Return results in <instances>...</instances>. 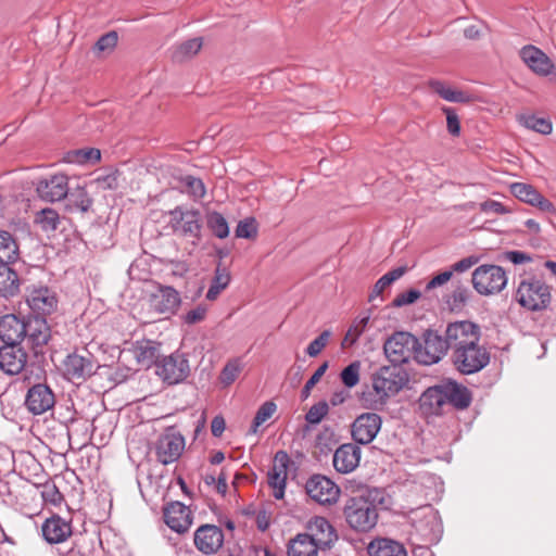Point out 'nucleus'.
I'll return each instance as SVG.
<instances>
[{"label": "nucleus", "instance_id": "f257e3e1", "mask_svg": "<svg viewBox=\"0 0 556 556\" xmlns=\"http://www.w3.org/2000/svg\"><path fill=\"white\" fill-rule=\"evenodd\" d=\"M383 504V494L378 489L349 500L344 507L346 522L356 531L371 530L378 521V505Z\"/></svg>", "mask_w": 556, "mask_h": 556}, {"label": "nucleus", "instance_id": "f03ea898", "mask_svg": "<svg viewBox=\"0 0 556 556\" xmlns=\"http://www.w3.org/2000/svg\"><path fill=\"white\" fill-rule=\"evenodd\" d=\"M552 288L535 276L521 278L516 293V302L531 312H541L549 307L552 302Z\"/></svg>", "mask_w": 556, "mask_h": 556}, {"label": "nucleus", "instance_id": "7ed1b4c3", "mask_svg": "<svg viewBox=\"0 0 556 556\" xmlns=\"http://www.w3.org/2000/svg\"><path fill=\"white\" fill-rule=\"evenodd\" d=\"M408 372L396 365L381 366L371 375L374 394L381 404L396 395L408 383Z\"/></svg>", "mask_w": 556, "mask_h": 556}, {"label": "nucleus", "instance_id": "20e7f679", "mask_svg": "<svg viewBox=\"0 0 556 556\" xmlns=\"http://www.w3.org/2000/svg\"><path fill=\"white\" fill-rule=\"evenodd\" d=\"M452 407V378L442 383L426 389L419 399V409L422 415L441 416Z\"/></svg>", "mask_w": 556, "mask_h": 556}, {"label": "nucleus", "instance_id": "39448f33", "mask_svg": "<svg viewBox=\"0 0 556 556\" xmlns=\"http://www.w3.org/2000/svg\"><path fill=\"white\" fill-rule=\"evenodd\" d=\"M418 348V338L407 331L392 333L383 344V352L391 364L401 366L410 358L415 359V350Z\"/></svg>", "mask_w": 556, "mask_h": 556}, {"label": "nucleus", "instance_id": "423d86ee", "mask_svg": "<svg viewBox=\"0 0 556 556\" xmlns=\"http://www.w3.org/2000/svg\"><path fill=\"white\" fill-rule=\"evenodd\" d=\"M505 270L497 265H481L472 273V285L482 295L500 293L507 285Z\"/></svg>", "mask_w": 556, "mask_h": 556}, {"label": "nucleus", "instance_id": "0eeeda50", "mask_svg": "<svg viewBox=\"0 0 556 556\" xmlns=\"http://www.w3.org/2000/svg\"><path fill=\"white\" fill-rule=\"evenodd\" d=\"M169 226L176 235L190 238L193 245L199 243L202 225L198 211L177 206L169 211Z\"/></svg>", "mask_w": 556, "mask_h": 556}, {"label": "nucleus", "instance_id": "6e6552de", "mask_svg": "<svg viewBox=\"0 0 556 556\" xmlns=\"http://www.w3.org/2000/svg\"><path fill=\"white\" fill-rule=\"evenodd\" d=\"M448 343L437 331L427 330L424 333V342L418 340L415 350V361L420 365L430 366L437 364L445 355Z\"/></svg>", "mask_w": 556, "mask_h": 556}, {"label": "nucleus", "instance_id": "1a4fd4ad", "mask_svg": "<svg viewBox=\"0 0 556 556\" xmlns=\"http://www.w3.org/2000/svg\"><path fill=\"white\" fill-rule=\"evenodd\" d=\"M156 375L168 384L182 382L190 374L189 361L185 354L173 353L155 363Z\"/></svg>", "mask_w": 556, "mask_h": 556}, {"label": "nucleus", "instance_id": "9d476101", "mask_svg": "<svg viewBox=\"0 0 556 556\" xmlns=\"http://www.w3.org/2000/svg\"><path fill=\"white\" fill-rule=\"evenodd\" d=\"M458 369L462 374H473L484 368L490 362V355L485 349L478 343L458 345L454 348Z\"/></svg>", "mask_w": 556, "mask_h": 556}, {"label": "nucleus", "instance_id": "9b49d317", "mask_svg": "<svg viewBox=\"0 0 556 556\" xmlns=\"http://www.w3.org/2000/svg\"><path fill=\"white\" fill-rule=\"evenodd\" d=\"M148 302L150 309L155 314L172 316L178 311L181 298L175 288L157 285L155 290L149 294Z\"/></svg>", "mask_w": 556, "mask_h": 556}, {"label": "nucleus", "instance_id": "f8f14e48", "mask_svg": "<svg viewBox=\"0 0 556 556\" xmlns=\"http://www.w3.org/2000/svg\"><path fill=\"white\" fill-rule=\"evenodd\" d=\"M64 376L67 380L81 383L91 377L97 369L94 357L90 353H72L63 363Z\"/></svg>", "mask_w": 556, "mask_h": 556}, {"label": "nucleus", "instance_id": "ddd939ff", "mask_svg": "<svg viewBox=\"0 0 556 556\" xmlns=\"http://www.w3.org/2000/svg\"><path fill=\"white\" fill-rule=\"evenodd\" d=\"M307 495L320 505H332L338 502L340 488L326 476L314 475L306 484Z\"/></svg>", "mask_w": 556, "mask_h": 556}, {"label": "nucleus", "instance_id": "4468645a", "mask_svg": "<svg viewBox=\"0 0 556 556\" xmlns=\"http://www.w3.org/2000/svg\"><path fill=\"white\" fill-rule=\"evenodd\" d=\"M26 303L35 316L43 317L56 309L58 298L50 288L33 285L26 289Z\"/></svg>", "mask_w": 556, "mask_h": 556}, {"label": "nucleus", "instance_id": "2eb2a0df", "mask_svg": "<svg viewBox=\"0 0 556 556\" xmlns=\"http://www.w3.org/2000/svg\"><path fill=\"white\" fill-rule=\"evenodd\" d=\"M25 340L27 346L33 349L35 355L42 353V349L51 338V330L45 317L29 316L25 323Z\"/></svg>", "mask_w": 556, "mask_h": 556}, {"label": "nucleus", "instance_id": "dca6fc26", "mask_svg": "<svg viewBox=\"0 0 556 556\" xmlns=\"http://www.w3.org/2000/svg\"><path fill=\"white\" fill-rule=\"evenodd\" d=\"M68 178L64 174H54L39 179L36 185L38 197L46 202H58L68 194Z\"/></svg>", "mask_w": 556, "mask_h": 556}, {"label": "nucleus", "instance_id": "f3484780", "mask_svg": "<svg viewBox=\"0 0 556 556\" xmlns=\"http://www.w3.org/2000/svg\"><path fill=\"white\" fill-rule=\"evenodd\" d=\"M381 428V418L375 413L359 415L351 426L352 438L359 444H369L374 441Z\"/></svg>", "mask_w": 556, "mask_h": 556}, {"label": "nucleus", "instance_id": "a211bd4d", "mask_svg": "<svg viewBox=\"0 0 556 556\" xmlns=\"http://www.w3.org/2000/svg\"><path fill=\"white\" fill-rule=\"evenodd\" d=\"M185 448V439L178 432H167L156 442V458L164 465L176 462Z\"/></svg>", "mask_w": 556, "mask_h": 556}, {"label": "nucleus", "instance_id": "6ab92c4d", "mask_svg": "<svg viewBox=\"0 0 556 556\" xmlns=\"http://www.w3.org/2000/svg\"><path fill=\"white\" fill-rule=\"evenodd\" d=\"M165 523L175 532L181 534L187 532L192 525V513L181 502H170L163 507Z\"/></svg>", "mask_w": 556, "mask_h": 556}, {"label": "nucleus", "instance_id": "aec40b11", "mask_svg": "<svg viewBox=\"0 0 556 556\" xmlns=\"http://www.w3.org/2000/svg\"><path fill=\"white\" fill-rule=\"evenodd\" d=\"M55 396L51 388L45 383H37L29 388L25 406L34 415H41L53 408Z\"/></svg>", "mask_w": 556, "mask_h": 556}, {"label": "nucleus", "instance_id": "412c9836", "mask_svg": "<svg viewBox=\"0 0 556 556\" xmlns=\"http://www.w3.org/2000/svg\"><path fill=\"white\" fill-rule=\"evenodd\" d=\"M289 462L288 454L285 451H278L268 471V485L273 489V496L276 500H281L285 495Z\"/></svg>", "mask_w": 556, "mask_h": 556}, {"label": "nucleus", "instance_id": "4be33fe9", "mask_svg": "<svg viewBox=\"0 0 556 556\" xmlns=\"http://www.w3.org/2000/svg\"><path fill=\"white\" fill-rule=\"evenodd\" d=\"M193 541L201 553L213 555L223 546L224 532L217 526L202 525L195 530Z\"/></svg>", "mask_w": 556, "mask_h": 556}, {"label": "nucleus", "instance_id": "5701e85b", "mask_svg": "<svg viewBox=\"0 0 556 556\" xmlns=\"http://www.w3.org/2000/svg\"><path fill=\"white\" fill-rule=\"evenodd\" d=\"M27 364V353L20 344L0 348V368L8 375L20 374Z\"/></svg>", "mask_w": 556, "mask_h": 556}, {"label": "nucleus", "instance_id": "b1692460", "mask_svg": "<svg viewBox=\"0 0 556 556\" xmlns=\"http://www.w3.org/2000/svg\"><path fill=\"white\" fill-rule=\"evenodd\" d=\"M361 448L353 443L340 445L332 458L334 469L340 473H350L354 471L361 462Z\"/></svg>", "mask_w": 556, "mask_h": 556}, {"label": "nucleus", "instance_id": "393cba45", "mask_svg": "<svg viewBox=\"0 0 556 556\" xmlns=\"http://www.w3.org/2000/svg\"><path fill=\"white\" fill-rule=\"evenodd\" d=\"M520 58L535 74L547 76L554 67L551 59L534 46H527L520 50Z\"/></svg>", "mask_w": 556, "mask_h": 556}, {"label": "nucleus", "instance_id": "a878e982", "mask_svg": "<svg viewBox=\"0 0 556 556\" xmlns=\"http://www.w3.org/2000/svg\"><path fill=\"white\" fill-rule=\"evenodd\" d=\"M42 535L51 544L62 543L72 534V525L62 517L54 515L42 523Z\"/></svg>", "mask_w": 556, "mask_h": 556}, {"label": "nucleus", "instance_id": "bb28decb", "mask_svg": "<svg viewBox=\"0 0 556 556\" xmlns=\"http://www.w3.org/2000/svg\"><path fill=\"white\" fill-rule=\"evenodd\" d=\"M308 533H305L319 545L320 548L328 547L336 539L333 527L325 517H314L307 523Z\"/></svg>", "mask_w": 556, "mask_h": 556}, {"label": "nucleus", "instance_id": "cd10ccee", "mask_svg": "<svg viewBox=\"0 0 556 556\" xmlns=\"http://www.w3.org/2000/svg\"><path fill=\"white\" fill-rule=\"evenodd\" d=\"M25 323L15 315H5L0 319V338L5 344H21L25 340Z\"/></svg>", "mask_w": 556, "mask_h": 556}, {"label": "nucleus", "instance_id": "c85d7f7f", "mask_svg": "<svg viewBox=\"0 0 556 556\" xmlns=\"http://www.w3.org/2000/svg\"><path fill=\"white\" fill-rule=\"evenodd\" d=\"M480 340V327L469 320L454 321V348L470 345Z\"/></svg>", "mask_w": 556, "mask_h": 556}, {"label": "nucleus", "instance_id": "c756f323", "mask_svg": "<svg viewBox=\"0 0 556 556\" xmlns=\"http://www.w3.org/2000/svg\"><path fill=\"white\" fill-rule=\"evenodd\" d=\"M367 552L370 556H407L403 544L387 538L371 541L367 546Z\"/></svg>", "mask_w": 556, "mask_h": 556}, {"label": "nucleus", "instance_id": "7c9ffc66", "mask_svg": "<svg viewBox=\"0 0 556 556\" xmlns=\"http://www.w3.org/2000/svg\"><path fill=\"white\" fill-rule=\"evenodd\" d=\"M319 545L305 533L298 534L288 544V556H317Z\"/></svg>", "mask_w": 556, "mask_h": 556}, {"label": "nucleus", "instance_id": "2f4dec72", "mask_svg": "<svg viewBox=\"0 0 556 556\" xmlns=\"http://www.w3.org/2000/svg\"><path fill=\"white\" fill-rule=\"evenodd\" d=\"M20 291V279L9 264L0 263V296L12 298Z\"/></svg>", "mask_w": 556, "mask_h": 556}, {"label": "nucleus", "instance_id": "473e14b6", "mask_svg": "<svg viewBox=\"0 0 556 556\" xmlns=\"http://www.w3.org/2000/svg\"><path fill=\"white\" fill-rule=\"evenodd\" d=\"M203 45L202 38L197 37L178 45L170 49V56L175 62H185L199 53Z\"/></svg>", "mask_w": 556, "mask_h": 556}, {"label": "nucleus", "instance_id": "72a5a7b5", "mask_svg": "<svg viewBox=\"0 0 556 556\" xmlns=\"http://www.w3.org/2000/svg\"><path fill=\"white\" fill-rule=\"evenodd\" d=\"M18 257V245L13 236L5 230H0V263L10 264Z\"/></svg>", "mask_w": 556, "mask_h": 556}, {"label": "nucleus", "instance_id": "f704fd0d", "mask_svg": "<svg viewBox=\"0 0 556 556\" xmlns=\"http://www.w3.org/2000/svg\"><path fill=\"white\" fill-rule=\"evenodd\" d=\"M230 279V273L228 269L218 264L215 268L212 283L206 292V299L208 301L216 300L220 292L228 287Z\"/></svg>", "mask_w": 556, "mask_h": 556}, {"label": "nucleus", "instance_id": "c9c22d12", "mask_svg": "<svg viewBox=\"0 0 556 556\" xmlns=\"http://www.w3.org/2000/svg\"><path fill=\"white\" fill-rule=\"evenodd\" d=\"M101 157V152L98 149H78L66 153L64 161L72 164H93Z\"/></svg>", "mask_w": 556, "mask_h": 556}, {"label": "nucleus", "instance_id": "e433bc0d", "mask_svg": "<svg viewBox=\"0 0 556 556\" xmlns=\"http://www.w3.org/2000/svg\"><path fill=\"white\" fill-rule=\"evenodd\" d=\"M406 267L401 266L388 271L382 277H380L369 294V301H372L375 298L381 295L383 290L400 279L406 273Z\"/></svg>", "mask_w": 556, "mask_h": 556}, {"label": "nucleus", "instance_id": "4c0bfd02", "mask_svg": "<svg viewBox=\"0 0 556 556\" xmlns=\"http://www.w3.org/2000/svg\"><path fill=\"white\" fill-rule=\"evenodd\" d=\"M518 121L526 128L542 135H549L553 130V124L547 118L536 117L534 115H521L518 117Z\"/></svg>", "mask_w": 556, "mask_h": 556}, {"label": "nucleus", "instance_id": "58836bf2", "mask_svg": "<svg viewBox=\"0 0 556 556\" xmlns=\"http://www.w3.org/2000/svg\"><path fill=\"white\" fill-rule=\"evenodd\" d=\"M60 222V216L53 208H43L35 216V223L46 232L56 230Z\"/></svg>", "mask_w": 556, "mask_h": 556}, {"label": "nucleus", "instance_id": "ea45409f", "mask_svg": "<svg viewBox=\"0 0 556 556\" xmlns=\"http://www.w3.org/2000/svg\"><path fill=\"white\" fill-rule=\"evenodd\" d=\"M159 349L152 341L138 344L135 349V357L139 364L149 367L157 357Z\"/></svg>", "mask_w": 556, "mask_h": 556}, {"label": "nucleus", "instance_id": "a19ab883", "mask_svg": "<svg viewBox=\"0 0 556 556\" xmlns=\"http://www.w3.org/2000/svg\"><path fill=\"white\" fill-rule=\"evenodd\" d=\"M206 225L213 235L219 239H225L229 235L228 223L218 212H211L206 215Z\"/></svg>", "mask_w": 556, "mask_h": 556}, {"label": "nucleus", "instance_id": "79ce46f5", "mask_svg": "<svg viewBox=\"0 0 556 556\" xmlns=\"http://www.w3.org/2000/svg\"><path fill=\"white\" fill-rule=\"evenodd\" d=\"M369 323V316L362 317L361 319L355 320L349 330L346 331L343 340H342V346L348 348L352 346L356 343L358 338L363 334L365 329L367 328Z\"/></svg>", "mask_w": 556, "mask_h": 556}, {"label": "nucleus", "instance_id": "37998d69", "mask_svg": "<svg viewBox=\"0 0 556 556\" xmlns=\"http://www.w3.org/2000/svg\"><path fill=\"white\" fill-rule=\"evenodd\" d=\"M510 191L517 199L530 205L534 203L540 193L534 187L523 182L511 184Z\"/></svg>", "mask_w": 556, "mask_h": 556}, {"label": "nucleus", "instance_id": "c03bdc74", "mask_svg": "<svg viewBox=\"0 0 556 556\" xmlns=\"http://www.w3.org/2000/svg\"><path fill=\"white\" fill-rule=\"evenodd\" d=\"M425 296L435 303L440 309L452 312L450 288H438L430 292H424Z\"/></svg>", "mask_w": 556, "mask_h": 556}, {"label": "nucleus", "instance_id": "a18cd8bd", "mask_svg": "<svg viewBox=\"0 0 556 556\" xmlns=\"http://www.w3.org/2000/svg\"><path fill=\"white\" fill-rule=\"evenodd\" d=\"M184 191L193 199H202L205 195V187L200 178L187 175L181 178Z\"/></svg>", "mask_w": 556, "mask_h": 556}, {"label": "nucleus", "instance_id": "49530a36", "mask_svg": "<svg viewBox=\"0 0 556 556\" xmlns=\"http://www.w3.org/2000/svg\"><path fill=\"white\" fill-rule=\"evenodd\" d=\"M361 363L353 362L348 365L340 374L343 384L348 388H354L359 382Z\"/></svg>", "mask_w": 556, "mask_h": 556}, {"label": "nucleus", "instance_id": "de8ad7c7", "mask_svg": "<svg viewBox=\"0 0 556 556\" xmlns=\"http://www.w3.org/2000/svg\"><path fill=\"white\" fill-rule=\"evenodd\" d=\"M276 408V404L270 401L262 404L253 419L252 432L255 433L257 431V428L274 415Z\"/></svg>", "mask_w": 556, "mask_h": 556}, {"label": "nucleus", "instance_id": "09e8293b", "mask_svg": "<svg viewBox=\"0 0 556 556\" xmlns=\"http://www.w3.org/2000/svg\"><path fill=\"white\" fill-rule=\"evenodd\" d=\"M329 405L326 401H320L314 404L305 415V420L308 424L317 425L319 424L328 414Z\"/></svg>", "mask_w": 556, "mask_h": 556}, {"label": "nucleus", "instance_id": "8fccbe9b", "mask_svg": "<svg viewBox=\"0 0 556 556\" xmlns=\"http://www.w3.org/2000/svg\"><path fill=\"white\" fill-rule=\"evenodd\" d=\"M257 235V225L254 217H248L240 220L236 228L238 238L252 239Z\"/></svg>", "mask_w": 556, "mask_h": 556}, {"label": "nucleus", "instance_id": "3c124183", "mask_svg": "<svg viewBox=\"0 0 556 556\" xmlns=\"http://www.w3.org/2000/svg\"><path fill=\"white\" fill-rule=\"evenodd\" d=\"M471 401V392L466 387L454 382V408H467Z\"/></svg>", "mask_w": 556, "mask_h": 556}, {"label": "nucleus", "instance_id": "603ef678", "mask_svg": "<svg viewBox=\"0 0 556 556\" xmlns=\"http://www.w3.org/2000/svg\"><path fill=\"white\" fill-rule=\"evenodd\" d=\"M331 337L330 330H324L316 339H314L306 348V354L309 357H316L326 348Z\"/></svg>", "mask_w": 556, "mask_h": 556}, {"label": "nucleus", "instance_id": "864d4df0", "mask_svg": "<svg viewBox=\"0 0 556 556\" xmlns=\"http://www.w3.org/2000/svg\"><path fill=\"white\" fill-rule=\"evenodd\" d=\"M452 280V267L433 276L426 285L424 292H430L438 288H448Z\"/></svg>", "mask_w": 556, "mask_h": 556}, {"label": "nucleus", "instance_id": "5fc2aeb1", "mask_svg": "<svg viewBox=\"0 0 556 556\" xmlns=\"http://www.w3.org/2000/svg\"><path fill=\"white\" fill-rule=\"evenodd\" d=\"M327 368H328V363L325 362L315 370V372L312 375V377L306 381L305 386L303 387V389L301 391L302 400H306L309 396L312 389L318 383V381L325 375Z\"/></svg>", "mask_w": 556, "mask_h": 556}, {"label": "nucleus", "instance_id": "6e6d98bb", "mask_svg": "<svg viewBox=\"0 0 556 556\" xmlns=\"http://www.w3.org/2000/svg\"><path fill=\"white\" fill-rule=\"evenodd\" d=\"M117 34L115 31H110L98 39L94 45V50L97 52H111L117 45Z\"/></svg>", "mask_w": 556, "mask_h": 556}, {"label": "nucleus", "instance_id": "4d7b16f0", "mask_svg": "<svg viewBox=\"0 0 556 556\" xmlns=\"http://www.w3.org/2000/svg\"><path fill=\"white\" fill-rule=\"evenodd\" d=\"M41 496L46 503L58 505L63 501V495L54 483L42 485Z\"/></svg>", "mask_w": 556, "mask_h": 556}, {"label": "nucleus", "instance_id": "13d9d810", "mask_svg": "<svg viewBox=\"0 0 556 556\" xmlns=\"http://www.w3.org/2000/svg\"><path fill=\"white\" fill-rule=\"evenodd\" d=\"M421 296V292L416 289H409L408 291L399 293L393 302L392 305L394 307H402L405 305H409L415 303L419 298Z\"/></svg>", "mask_w": 556, "mask_h": 556}, {"label": "nucleus", "instance_id": "bf43d9fd", "mask_svg": "<svg viewBox=\"0 0 556 556\" xmlns=\"http://www.w3.org/2000/svg\"><path fill=\"white\" fill-rule=\"evenodd\" d=\"M207 313L206 305L200 304L195 306L194 308L187 312L185 315L181 316V319L187 325H194L198 323H201L205 319Z\"/></svg>", "mask_w": 556, "mask_h": 556}, {"label": "nucleus", "instance_id": "052dcab7", "mask_svg": "<svg viewBox=\"0 0 556 556\" xmlns=\"http://www.w3.org/2000/svg\"><path fill=\"white\" fill-rule=\"evenodd\" d=\"M71 202H73L76 208L84 213L87 212L92 204V200L83 188L78 189L75 193H72Z\"/></svg>", "mask_w": 556, "mask_h": 556}, {"label": "nucleus", "instance_id": "680f3d73", "mask_svg": "<svg viewBox=\"0 0 556 556\" xmlns=\"http://www.w3.org/2000/svg\"><path fill=\"white\" fill-rule=\"evenodd\" d=\"M241 370V366L239 362H229L223 369L220 374V380L225 384L232 383L236 378L238 377L239 372Z\"/></svg>", "mask_w": 556, "mask_h": 556}, {"label": "nucleus", "instance_id": "e2e57ef3", "mask_svg": "<svg viewBox=\"0 0 556 556\" xmlns=\"http://www.w3.org/2000/svg\"><path fill=\"white\" fill-rule=\"evenodd\" d=\"M481 211L488 214L504 215L509 211L501 203L494 200H488L480 204Z\"/></svg>", "mask_w": 556, "mask_h": 556}, {"label": "nucleus", "instance_id": "0e129e2a", "mask_svg": "<svg viewBox=\"0 0 556 556\" xmlns=\"http://www.w3.org/2000/svg\"><path fill=\"white\" fill-rule=\"evenodd\" d=\"M472 296V293L467 288L456 287L454 290V312L459 304L465 305Z\"/></svg>", "mask_w": 556, "mask_h": 556}, {"label": "nucleus", "instance_id": "69168bd1", "mask_svg": "<svg viewBox=\"0 0 556 556\" xmlns=\"http://www.w3.org/2000/svg\"><path fill=\"white\" fill-rule=\"evenodd\" d=\"M430 88L440 94L444 100L452 101V89L450 87H445L441 81L439 80H431L429 83Z\"/></svg>", "mask_w": 556, "mask_h": 556}, {"label": "nucleus", "instance_id": "338daca9", "mask_svg": "<svg viewBox=\"0 0 556 556\" xmlns=\"http://www.w3.org/2000/svg\"><path fill=\"white\" fill-rule=\"evenodd\" d=\"M506 258L513 264H523L531 261V256L521 251H508L506 252Z\"/></svg>", "mask_w": 556, "mask_h": 556}, {"label": "nucleus", "instance_id": "774afa93", "mask_svg": "<svg viewBox=\"0 0 556 556\" xmlns=\"http://www.w3.org/2000/svg\"><path fill=\"white\" fill-rule=\"evenodd\" d=\"M226 422L222 416H215L211 424V431L214 437H220L225 431Z\"/></svg>", "mask_w": 556, "mask_h": 556}]
</instances>
